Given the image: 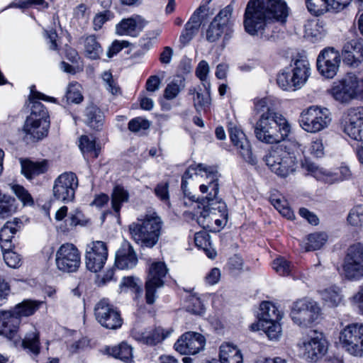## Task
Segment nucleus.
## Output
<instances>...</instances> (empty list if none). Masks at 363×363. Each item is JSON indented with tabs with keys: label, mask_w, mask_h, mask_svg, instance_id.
I'll use <instances>...</instances> for the list:
<instances>
[{
	"label": "nucleus",
	"mask_w": 363,
	"mask_h": 363,
	"mask_svg": "<svg viewBox=\"0 0 363 363\" xmlns=\"http://www.w3.org/2000/svg\"><path fill=\"white\" fill-rule=\"evenodd\" d=\"M288 14L282 0H250L244 14L245 30L250 35H262L272 23H285Z\"/></svg>",
	"instance_id": "f257e3e1"
},
{
	"label": "nucleus",
	"mask_w": 363,
	"mask_h": 363,
	"mask_svg": "<svg viewBox=\"0 0 363 363\" xmlns=\"http://www.w3.org/2000/svg\"><path fill=\"white\" fill-rule=\"evenodd\" d=\"M255 110L262 113L254 126V133L258 140L267 144H274L287 138L291 131V125L284 116L274 111L269 98L257 101Z\"/></svg>",
	"instance_id": "f03ea898"
},
{
	"label": "nucleus",
	"mask_w": 363,
	"mask_h": 363,
	"mask_svg": "<svg viewBox=\"0 0 363 363\" xmlns=\"http://www.w3.org/2000/svg\"><path fill=\"white\" fill-rule=\"evenodd\" d=\"M208 170V175L211 177V181L208 182L207 184L200 186V191L202 193H208V195L200 201L203 208L196 218L198 224L204 229L211 228V220L213 219V216H216V211L220 213L223 220H226L228 216L225 203L217 198L219 191L218 172L216 169Z\"/></svg>",
	"instance_id": "7ed1b4c3"
},
{
	"label": "nucleus",
	"mask_w": 363,
	"mask_h": 363,
	"mask_svg": "<svg viewBox=\"0 0 363 363\" xmlns=\"http://www.w3.org/2000/svg\"><path fill=\"white\" fill-rule=\"evenodd\" d=\"M163 221L156 212L146 213L129 225L131 238L140 247L152 248L163 230Z\"/></svg>",
	"instance_id": "20e7f679"
},
{
	"label": "nucleus",
	"mask_w": 363,
	"mask_h": 363,
	"mask_svg": "<svg viewBox=\"0 0 363 363\" xmlns=\"http://www.w3.org/2000/svg\"><path fill=\"white\" fill-rule=\"evenodd\" d=\"M21 320L11 310L0 311V335L13 340L15 342L22 340V345L34 355L40 353L39 334L37 330L30 325L31 330L22 339L18 334Z\"/></svg>",
	"instance_id": "39448f33"
},
{
	"label": "nucleus",
	"mask_w": 363,
	"mask_h": 363,
	"mask_svg": "<svg viewBox=\"0 0 363 363\" xmlns=\"http://www.w3.org/2000/svg\"><path fill=\"white\" fill-rule=\"evenodd\" d=\"M329 92L341 104H348L354 99L363 100V81L354 74L348 73L342 80L334 82Z\"/></svg>",
	"instance_id": "423d86ee"
},
{
	"label": "nucleus",
	"mask_w": 363,
	"mask_h": 363,
	"mask_svg": "<svg viewBox=\"0 0 363 363\" xmlns=\"http://www.w3.org/2000/svg\"><path fill=\"white\" fill-rule=\"evenodd\" d=\"M262 160L272 172L281 178L287 177L296 170V157L279 147L270 149Z\"/></svg>",
	"instance_id": "0eeeda50"
},
{
	"label": "nucleus",
	"mask_w": 363,
	"mask_h": 363,
	"mask_svg": "<svg viewBox=\"0 0 363 363\" xmlns=\"http://www.w3.org/2000/svg\"><path fill=\"white\" fill-rule=\"evenodd\" d=\"M23 223L18 218L7 221L0 230V246L3 252L6 264L12 268L20 266V255L12 250V238L21 230Z\"/></svg>",
	"instance_id": "6e6552de"
},
{
	"label": "nucleus",
	"mask_w": 363,
	"mask_h": 363,
	"mask_svg": "<svg viewBox=\"0 0 363 363\" xmlns=\"http://www.w3.org/2000/svg\"><path fill=\"white\" fill-rule=\"evenodd\" d=\"M233 6L228 5L215 16L206 30V40L208 42L217 41L222 35H224V41L231 38L233 33Z\"/></svg>",
	"instance_id": "1a4fd4ad"
},
{
	"label": "nucleus",
	"mask_w": 363,
	"mask_h": 363,
	"mask_svg": "<svg viewBox=\"0 0 363 363\" xmlns=\"http://www.w3.org/2000/svg\"><path fill=\"white\" fill-rule=\"evenodd\" d=\"M331 121L330 113L326 108L311 106L303 110L300 116L299 123L306 132L318 133L328 126Z\"/></svg>",
	"instance_id": "9d476101"
},
{
	"label": "nucleus",
	"mask_w": 363,
	"mask_h": 363,
	"mask_svg": "<svg viewBox=\"0 0 363 363\" xmlns=\"http://www.w3.org/2000/svg\"><path fill=\"white\" fill-rule=\"evenodd\" d=\"M320 314V308L315 301L302 298L293 303L290 316L295 324L308 328L318 318Z\"/></svg>",
	"instance_id": "9b49d317"
},
{
	"label": "nucleus",
	"mask_w": 363,
	"mask_h": 363,
	"mask_svg": "<svg viewBox=\"0 0 363 363\" xmlns=\"http://www.w3.org/2000/svg\"><path fill=\"white\" fill-rule=\"evenodd\" d=\"M339 341L343 348L354 356H363V323H351L340 333Z\"/></svg>",
	"instance_id": "f8f14e48"
},
{
	"label": "nucleus",
	"mask_w": 363,
	"mask_h": 363,
	"mask_svg": "<svg viewBox=\"0 0 363 363\" xmlns=\"http://www.w3.org/2000/svg\"><path fill=\"white\" fill-rule=\"evenodd\" d=\"M168 269L162 262L152 263L145 281V300L147 304L154 303L158 289L163 287Z\"/></svg>",
	"instance_id": "ddd939ff"
},
{
	"label": "nucleus",
	"mask_w": 363,
	"mask_h": 363,
	"mask_svg": "<svg viewBox=\"0 0 363 363\" xmlns=\"http://www.w3.org/2000/svg\"><path fill=\"white\" fill-rule=\"evenodd\" d=\"M343 270L350 280H359L363 277V244L355 243L347 248Z\"/></svg>",
	"instance_id": "4468645a"
},
{
	"label": "nucleus",
	"mask_w": 363,
	"mask_h": 363,
	"mask_svg": "<svg viewBox=\"0 0 363 363\" xmlns=\"http://www.w3.org/2000/svg\"><path fill=\"white\" fill-rule=\"evenodd\" d=\"M55 264L57 269L62 272H77L81 264L79 250L72 243L62 245L55 254Z\"/></svg>",
	"instance_id": "2eb2a0df"
},
{
	"label": "nucleus",
	"mask_w": 363,
	"mask_h": 363,
	"mask_svg": "<svg viewBox=\"0 0 363 363\" xmlns=\"http://www.w3.org/2000/svg\"><path fill=\"white\" fill-rule=\"evenodd\" d=\"M79 185L78 178L74 172L61 174L55 180L52 191L54 197L63 202L72 201Z\"/></svg>",
	"instance_id": "dca6fc26"
},
{
	"label": "nucleus",
	"mask_w": 363,
	"mask_h": 363,
	"mask_svg": "<svg viewBox=\"0 0 363 363\" xmlns=\"http://www.w3.org/2000/svg\"><path fill=\"white\" fill-rule=\"evenodd\" d=\"M94 315L96 320L106 328L116 330L122 325L120 312L107 299L104 298L96 304Z\"/></svg>",
	"instance_id": "f3484780"
},
{
	"label": "nucleus",
	"mask_w": 363,
	"mask_h": 363,
	"mask_svg": "<svg viewBox=\"0 0 363 363\" xmlns=\"http://www.w3.org/2000/svg\"><path fill=\"white\" fill-rule=\"evenodd\" d=\"M340 62L341 57L339 52L333 48H326L317 57V69L323 77L333 79L339 70Z\"/></svg>",
	"instance_id": "a211bd4d"
},
{
	"label": "nucleus",
	"mask_w": 363,
	"mask_h": 363,
	"mask_svg": "<svg viewBox=\"0 0 363 363\" xmlns=\"http://www.w3.org/2000/svg\"><path fill=\"white\" fill-rule=\"evenodd\" d=\"M108 257V248L104 242L94 241L87 245L85 263L88 270L98 272L104 267Z\"/></svg>",
	"instance_id": "6ab92c4d"
},
{
	"label": "nucleus",
	"mask_w": 363,
	"mask_h": 363,
	"mask_svg": "<svg viewBox=\"0 0 363 363\" xmlns=\"http://www.w3.org/2000/svg\"><path fill=\"white\" fill-rule=\"evenodd\" d=\"M262 310L272 311V314L264 313L262 315L264 321L260 322L259 325L262 327L269 339L278 338L281 332V325L279 323V320L281 319L282 315L277 308L269 301H263L262 303Z\"/></svg>",
	"instance_id": "aec40b11"
},
{
	"label": "nucleus",
	"mask_w": 363,
	"mask_h": 363,
	"mask_svg": "<svg viewBox=\"0 0 363 363\" xmlns=\"http://www.w3.org/2000/svg\"><path fill=\"white\" fill-rule=\"evenodd\" d=\"M228 132L232 143L237 147L242 159L252 165L256 164V157L252 154L250 143L245 133L233 123L228 124Z\"/></svg>",
	"instance_id": "412c9836"
},
{
	"label": "nucleus",
	"mask_w": 363,
	"mask_h": 363,
	"mask_svg": "<svg viewBox=\"0 0 363 363\" xmlns=\"http://www.w3.org/2000/svg\"><path fill=\"white\" fill-rule=\"evenodd\" d=\"M343 131L352 139L363 141V106L347 111Z\"/></svg>",
	"instance_id": "4be33fe9"
},
{
	"label": "nucleus",
	"mask_w": 363,
	"mask_h": 363,
	"mask_svg": "<svg viewBox=\"0 0 363 363\" xmlns=\"http://www.w3.org/2000/svg\"><path fill=\"white\" fill-rule=\"evenodd\" d=\"M205 337L196 332H186L175 342L174 348L182 354H196L203 350L205 345Z\"/></svg>",
	"instance_id": "5701e85b"
},
{
	"label": "nucleus",
	"mask_w": 363,
	"mask_h": 363,
	"mask_svg": "<svg viewBox=\"0 0 363 363\" xmlns=\"http://www.w3.org/2000/svg\"><path fill=\"white\" fill-rule=\"evenodd\" d=\"M35 86L30 87V94L29 96V101L30 104V113L27 116L28 120L34 121H50V116L45 106L38 100H44L55 103L56 99L45 96V94L35 91Z\"/></svg>",
	"instance_id": "b1692460"
},
{
	"label": "nucleus",
	"mask_w": 363,
	"mask_h": 363,
	"mask_svg": "<svg viewBox=\"0 0 363 363\" xmlns=\"http://www.w3.org/2000/svg\"><path fill=\"white\" fill-rule=\"evenodd\" d=\"M50 121L26 119L23 126V140L27 143H37L48 136Z\"/></svg>",
	"instance_id": "393cba45"
},
{
	"label": "nucleus",
	"mask_w": 363,
	"mask_h": 363,
	"mask_svg": "<svg viewBox=\"0 0 363 363\" xmlns=\"http://www.w3.org/2000/svg\"><path fill=\"white\" fill-rule=\"evenodd\" d=\"M207 6L201 5L185 24L179 36V42L183 46L186 45L198 33L204 16L207 15Z\"/></svg>",
	"instance_id": "a878e982"
},
{
	"label": "nucleus",
	"mask_w": 363,
	"mask_h": 363,
	"mask_svg": "<svg viewBox=\"0 0 363 363\" xmlns=\"http://www.w3.org/2000/svg\"><path fill=\"white\" fill-rule=\"evenodd\" d=\"M147 21L140 16L135 15L122 19L116 26V33L121 36L138 37L146 26Z\"/></svg>",
	"instance_id": "bb28decb"
},
{
	"label": "nucleus",
	"mask_w": 363,
	"mask_h": 363,
	"mask_svg": "<svg viewBox=\"0 0 363 363\" xmlns=\"http://www.w3.org/2000/svg\"><path fill=\"white\" fill-rule=\"evenodd\" d=\"M312 333L313 335L310 336V339L303 342L304 355L308 359L316 360L326 352L327 342L322 333H318L315 330Z\"/></svg>",
	"instance_id": "cd10ccee"
},
{
	"label": "nucleus",
	"mask_w": 363,
	"mask_h": 363,
	"mask_svg": "<svg viewBox=\"0 0 363 363\" xmlns=\"http://www.w3.org/2000/svg\"><path fill=\"white\" fill-rule=\"evenodd\" d=\"M138 263L136 253L130 242L124 241L116 254L115 265L120 269H130Z\"/></svg>",
	"instance_id": "c85d7f7f"
},
{
	"label": "nucleus",
	"mask_w": 363,
	"mask_h": 363,
	"mask_svg": "<svg viewBox=\"0 0 363 363\" xmlns=\"http://www.w3.org/2000/svg\"><path fill=\"white\" fill-rule=\"evenodd\" d=\"M342 55L346 64L357 67L363 60V45L357 39L348 41L343 46Z\"/></svg>",
	"instance_id": "c756f323"
},
{
	"label": "nucleus",
	"mask_w": 363,
	"mask_h": 363,
	"mask_svg": "<svg viewBox=\"0 0 363 363\" xmlns=\"http://www.w3.org/2000/svg\"><path fill=\"white\" fill-rule=\"evenodd\" d=\"M291 66L294 80L301 87L308 80L310 75V64L306 57L297 56L292 60Z\"/></svg>",
	"instance_id": "7c9ffc66"
},
{
	"label": "nucleus",
	"mask_w": 363,
	"mask_h": 363,
	"mask_svg": "<svg viewBox=\"0 0 363 363\" xmlns=\"http://www.w3.org/2000/svg\"><path fill=\"white\" fill-rule=\"evenodd\" d=\"M83 116V121L86 125L96 130L102 129L105 116L97 106L93 104L87 106L84 111Z\"/></svg>",
	"instance_id": "2f4dec72"
},
{
	"label": "nucleus",
	"mask_w": 363,
	"mask_h": 363,
	"mask_svg": "<svg viewBox=\"0 0 363 363\" xmlns=\"http://www.w3.org/2000/svg\"><path fill=\"white\" fill-rule=\"evenodd\" d=\"M169 333V331H167L164 333V330L162 328H156L149 332H135L134 333V337L137 340L143 342L146 345H155L166 338Z\"/></svg>",
	"instance_id": "473e14b6"
},
{
	"label": "nucleus",
	"mask_w": 363,
	"mask_h": 363,
	"mask_svg": "<svg viewBox=\"0 0 363 363\" xmlns=\"http://www.w3.org/2000/svg\"><path fill=\"white\" fill-rule=\"evenodd\" d=\"M21 172L28 179H32L34 177L44 174L48 170L46 161L34 162L28 160H21Z\"/></svg>",
	"instance_id": "72a5a7b5"
},
{
	"label": "nucleus",
	"mask_w": 363,
	"mask_h": 363,
	"mask_svg": "<svg viewBox=\"0 0 363 363\" xmlns=\"http://www.w3.org/2000/svg\"><path fill=\"white\" fill-rule=\"evenodd\" d=\"M324 26L323 21L318 19L308 21L304 26L305 36L313 42L321 40L325 35Z\"/></svg>",
	"instance_id": "f704fd0d"
},
{
	"label": "nucleus",
	"mask_w": 363,
	"mask_h": 363,
	"mask_svg": "<svg viewBox=\"0 0 363 363\" xmlns=\"http://www.w3.org/2000/svg\"><path fill=\"white\" fill-rule=\"evenodd\" d=\"M220 363H242L240 351L230 344H223L220 347Z\"/></svg>",
	"instance_id": "c9c22d12"
},
{
	"label": "nucleus",
	"mask_w": 363,
	"mask_h": 363,
	"mask_svg": "<svg viewBox=\"0 0 363 363\" xmlns=\"http://www.w3.org/2000/svg\"><path fill=\"white\" fill-rule=\"evenodd\" d=\"M42 303L41 301L26 299L17 304L11 311L18 319L21 320L22 317H28L34 314Z\"/></svg>",
	"instance_id": "e433bc0d"
},
{
	"label": "nucleus",
	"mask_w": 363,
	"mask_h": 363,
	"mask_svg": "<svg viewBox=\"0 0 363 363\" xmlns=\"http://www.w3.org/2000/svg\"><path fill=\"white\" fill-rule=\"evenodd\" d=\"M129 200V193L123 186H116L111 194V206L114 212L119 216L121 206L123 203Z\"/></svg>",
	"instance_id": "4c0bfd02"
},
{
	"label": "nucleus",
	"mask_w": 363,
	"mask_h": 363,
	"mask_svg": "<svg viewBox=\"0 0 363 363\" xmlns=\"http://www.w3.org/2000/svg\"><path fill=\"white\" fill-rule=\"evenodd\" d=\"M302 167L308 171L317 180H321L326 183H332L335 179H332L333 173L327 172L317 167L314 163L305 160L302 162Z\"/></svg>",
	"instance_id": "58836bf2"
},
{
	"label": "nucleus",
	"mask_w": 363,
	"mask_h": 363,
	"mask_svg": "<svg viewBox=\"0 0 363 363\" xmlns=\"http://www.w3.org/2000/svg\"><path fill=\"white\" fill-rule=\"evenodd\" d=\"M325 305L328 307H336L342 301V296L338 287L330 286L320 291Z\"/></svg>",
	"instance_id": "ea45409f"
},
{
	"label": "nucleus",
	"mask_w": 363,
	"mask_h": 363,
	"mask_svg": "<svg viewBox=\"0 0 363 363\" xmlns=\"http://www.w3.org/2000/svg\"><path fill=\"white\" fill-rule=\"evenodd\" d=\"M107 350L110 355L125 363H131L133 362L132 347L125 342L118 346L108 348Z\"/></svg>",
	"instance_id": "a19ab883"
},
{
	"label": "nucleus",
	"mask_w": 363,
	"mask_h": 363,
	"mask_svg": "<svg viewBox=\"0 0 363 363\" xmlns=\"http://www.w3.org/2000/svg\"><path fill=\"white\" fill-rule=\"evenodd\" d=\"M184 78L181 75H177L167 85L164 91V97L167 100L175 99L179 92L184 89Z\"/></svg>",
	"instance_id": "79ce46f5"
},
{
	"label": "nucleus",
	"mask_w": 363,
	"mask_h": 363,
	"mask_svg": "<svg viewBox=\"0 0 363 363\" xmlns=\"http://www.w3.org/2000/svg\"><path fill=\"white\" fill-rule=\"evenodd\" d=\"M84 48L87 57L92 60L99 58L102 52L101 46L94 35L87 36L85 38Z\"/></svg>",
	"instance_id": "37998d69"
},
{
	"label": "nucleus",
	"mask_w": 363,
	"mask_h": 363,
	"mask_svg": "<svg viewBox=\"0 0 363 363\" xmlns=\"http://www.w3.org/2000/svg\"><path fill=\"white\" fill-rule=\"evenodd\" d=\"M277 82L283 90L295 91L300 89L299 84L294 80L292 72H282L277 75Z\"/></svg>",
	"instance_id": "c03bdc74"
},
{
	"label": "nucleus",
	"mask_w": 363,
	"mask_h": 363,
	"mask_svg": "<svg viewBox=\"0 0 363 363\" xmlns=\"http://www.w3.org/2000/svg\"><path fill=\"white\" fill-rule=\"evenodd\" d=\"M308 11L313 16H319L330 11L328 0H306Z\"/></svg>",
	"instance_id": "a18cd8bd"
},
{
	"label": "nucleus",
	"mask_w": 363,
	"mask_h": 363,
	"mask_svg": "<svg viewBox=\"0 0 363 363\" xmlns=\"http://www.w3.org/2000/svg\"><path fill=\"white\" fill-rule=\"evenodd\" d=\"M327 235L324 233H314L307 238L305 249L306 251L320 249L327 241Z\"/></svg>",
	"instance_id": "49530a36"
},
{
	"label": "nucleus",
	"mask_w": 363,
	"mask_h": 363,
	"mask_svg": "<svg viewBox=\"0 0 363 363\" xmlns=\"http://www.w3.org/2000/svg\"><path fill=\"white\" fill-rule=\"evenodd\" d=\"M88 223L84 218L82 211L76 210L74 212L69 213L67 218L65 219V231L72 230L77 225H84Z\"/></svg>",
	"instance_id": "de8ad7c7"
},
{
	"label": "nucleus",
	"mask_w": 363,
	"mask_h": 363,
	"mask_svg": "<svg viewBox=\"0 0 363 363\" xmlns=\"http://www.w3.org/2000/svg\"><path fill=\"white\" fill-rule=\"evenodd\" d=\"M79 146L84 154L89 153L94 158L98 157L99 149L96 147L95 140L94 139H91L88 135L81 136Z\"/></svg>",
	"instance_id": "09e8293b"
},
{
	"label": "nucleus",
	"mask_w": 363,
	"mask_h": 363,
	"mask_svg": "<svg viewBox=\"0 0 363 363\" xmlns=\"http://www.w3.org/2000/svg\"><path fill=\"white\" fill-rule=\"evenodd\" d=\"M211 104V96L208 90L205 92L196 91L194 97V105L197 111H206Z\"/></svg>",
	"instance_id": "8fccbe9b"
},
{
	"label": "nucleus",
	"mask_w": 363,
	"mask_h": 363,
	"mask_svg": "<svg viewBox=\"0 0 363 363\" xmlns=\"http://www.w3.org/2000/svg\"><path fill=\"white\" fill-rule=\"evenodd\" d=\"M208 169H216L215 167H207L204 166L203 164H197L191 165L184 173L182 178L188 179L191 178L193 175V174H201V172H204V176L206 177V179H208L209 181H211V177H210L208 174ZM202 177H203V174H201Z\"/></svg>",
	"instance_id": "3c124183"
},
{
	"label": "nucleus",
	"mask_w": 363,
	"mask_h": 363,
	"mask_svg": "<svg viewBox=\"0 0 363 363\" xmlns=\"http://www.w3.org/2000/svg\"><path fill=\"white\" fill-rule=\"evenodd\" d=\"M12 190L23 206L33 205L34 201L32 196L23 186L14 184L12 186Z\"/></svg>",
	"instance_id": "603ef678"
},
{
	"label": "nucleus",
	"mask_w": 363,
	"mask_h": 363,
	"mask_svg": "<svg viewBox=\"0 0 363 363\" xmlns=\"http://www.w3.org/2000/svg\"><path fill=\"white\" fill-rule=\"evenodd\" d=\"M272 267L280 276H288L291 272L292 266L290 262L284 257H279L272 262Z\"/></svg>",
	"instance_id": "864d4df0"
},
{
	"label": "nucleus",
	"mask_w": 363,
	"mask_h": 363,
	"mask_svg": "<svg viewBox=\"0 0 363 363\" xmlns=\"http://www.w3.org/2000/svg\"><path fill=\"white\" fill-rule=\"evenodd\" d=\"M347 221L354 226H360L363 224V206H357L352 208L347 216Z\"/></svg>",
	"instance_id": "5fc2aeb1"
},
{
	"label": "nucleus",
	"mask_w": 363,
	"mask_h": 363,
	"mask_svg": "<svg viewBox=\"0 0 363 363\" xmlns=\"http://www.w3.org/2000/svg\"><path fill=\"white\" fill-rule=\"evenodd\" d=\"M150 126L149 121L141 117H137L130 120L128 123L130 131L137 133L141 130H146Z\"/></svg>",
	"instance_id": "6e6d98bb"
},
{
	"label": "nucleus",
	"mask_w": 363,
	"mask_h": 363,
	"mask_svg": "<svg viewBox=\"0 0 363 363\" xmlns=\"http://www.w3.org/2000/svg\"><path fill=\"white\" fill-rule=\"evenodd\" d=\"M66 98L67 102H72L74 104H79L83 101V96L79 90V86L78 84H69L67 88L66 93Z\"/></svg>",
	"instance_id": "4d7b16f0"
},
{
	"label": "nucleus",
	"mask_w": 363,
	"mask_h": 363,
	"mask_svg": "<svg viewBox=\"0 0 363 363\" xmlns=\"http://www.w3.org/2000/svg\"><path fill=\"white\" fill-rule=\"evenodd\" d=\"M140 284L139 279L134 277H126L123 279L120 286L121 288L129 289L135 294H140L142 292Z\"/></svg>",
	"instance_id": "13d9d810"
},
{
	"label": "nucleus",
	"mask_w": 363,
	"mask_h": 363,
	"mask_svg": "<svg viewBox=\"0 0 363 363\" xmlns=\"http://www.w3.org/2000/svg\"><path fill=\"white\" fill-rule=\"evenodd\" d=\"M155 194L160 201L169 206V184L167 182L159 183L155 188Z\"/></svg>",
	"instance_id": "bf43d9fd"
},
{
	"label": "nucleus",
	"mask_w": 363,
	"mask_h": 363,
	"mask_svg": "<svg viewBox=\"0 0 363 363\" xmlns=\"http://www.w3.org/2000/svg\"><path fill=\"white\" fill-rule=\"evenodd\" d=\"M186 311L195 315H200L203 313L204 308L201 299L196 296H191L188 301Z\"/></svg>",
	"instance_id": "052dcab7"
},
{
	"label": "nucleus",
	"mask_w": 363,
	"mask_h": 363,
	"mask_svg": "<svg viewBox=\"0 0 363 363\" xmlns=\"http://www.w3.org/2000/svg\"><path fill=\"white\" fill-rule=\"evenodd\" d=\"M113 18V13L109 10H106L104 12L96 14L94 18L93 24L94 29L98 30L101 29L103 25L108 20Z\"/></svg>",
	"instance_id": "680f3d73"
},
{
	"label": "nucleus",
	"mask_w": 363,
	"mask_h": 363,
	"mask_svg": "<svg viewBox=\"0 0 363 363\" xmlns=\"http://www.w3.org/2000/svg\"><path fill=\"white\" fill-rule=\"evenodd\" d=\"M130 45V43L126 40H114L108 50V57H112L118 53L123 48H128Z\"/></svg>",
	"instance_id": "e2e57ef3"
},
{
	"label": "nucleus",
	"mask_w": 363,
	"mask_h": 363,
	"mask_svg": "<svg viewBox=\"0 0 363 363\" xmlns=\"http://www.w3.org/2000/svg\"><path fill=\"white\" fill-rule=\"evenodd\" d=\"M33 5L40 6L43 9L48 8V4L45 0H25L14 4V6L19 9H28Z\"/></svg>",
	"instance_id": "0e129e2a"
},
{
	"label": "nucleus",
	"mask_w": 363,
	"mask_h": 363,
	"mask_svg": "<svg viewBox=\"0 0 363 363\" xmlns=\"http://www.w3.org/2000/svg\"><path fill=\"white\" fill-rule=\"evenodd\" d=\"M209 70L208 62L206 60H201L196 69V75L201 81L205 82L207 79Z\"/></svg>",
	"instance_id": "69168bd1"
},
{
	"label": "nucleus",
	"mask_w": 363,
	"mask_h": 363,
	"mask_svg": "<svg viewBox=\"0 0 363 363\" xmlns=\"http://www.w3.org/2000/svg\"><path fill=\"white\" fill-rule=\"evenodd\" d=\"M194 242L201 249L210 246L209 235L206 232L196 233L194 235Z\"/></svg>",
	"instance_id": "338daca9"
},
{
	"label": "nucleus",
	"mask_w": 363,
	"mask_h": 363,
	"mask_svg": "<svg viewBox=\"0 0 363 363\" xmlns=\"http://www.w3.org/2000/svg\"><path fill=\"white\" fill-rule=\"evenodd\" d=\"M352 0H328L330 11L339 12L346 8Z\"/></svg>",
	"instance_id": "774afa93"
}]
</instances>
